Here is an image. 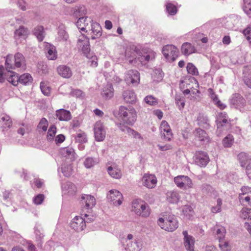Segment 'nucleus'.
<instances>
[{"label": "nucleus", "mask_w": 251, "mask_h": 251, "mask_svg": "<svg viewBox=\"0 0 251 251\" xmlns=\"http://www.w3.org/2000/svg\"><path fill=\"white\" fill-rule=\"evenodd\" d=\"M187 71L188 74L193 75H198L199 72L196 66L192 63H188L186 66Z\"/></svg>", "instance_id": "nucleus-46"}, {"label": "nucleus", "mask_w": 251, "mask_h": 251, "mask_svg": "<svg viewBox=\"0 0 251 251\" xmlns=\"http://www.w3.org/2000/svg\"><path fill=\"white\" fill-rule=\"evenodd\" d=\"M6 80L14 86H17L19 82L24 84H26L28 82H31L32 78L29 74H24L20 77L18 75L13 71H9L5 74Z\"/></svg>", "instance_id": "nucleus-3"}, {"label": "nucleus", "mask_w": 251, "mask_h": 251, "mask_svg": "<svg viewBox=\"0 0 251 251\" xmlns=\"http://www.w3.org/2000/svg\"><path fill=\"white\" fill-rule=\"evenodd\" d=\"M49 122L48 120L45 118H42L37 126V129L39 131L42 130V131L46 132L47 130Z\"/></svg>", "instance_id": "nucleus-40"}, {"label": "nucleus", "mask_w": 251, "mask_h": 251, "mask_svg": "<svg viewBox=\"0 0 251 251\" xmlns=\"http://www.w3.org/2000/svg\"><path fill=\"white\" fill-rule=\"evenodd\" d=\"M87 13L86 8L83 5L76 6L74 9L73 14L76 18L85 17Z\"/></svg>", "instance_id": "nucleus-34"}, {"label": "nucleus", "mask_w": 251, "mask_h": 251, "mask_svg": "<svg viewBox=\"0 0 251 251\" xmlns=\"http://www.w3.org/2000/svg\"><path fill=\"white\" fill-rule=\"evenodd\" d=\"M219 247L222 251H230L231 250V245L228 241L224 239L219 240Z\"/></svg>", "instance_id": "nucleus-39"}, {"label": "nucleus", "mask_w": 251, "mask_h": 251, "mask_svg": "<svg viewBox=\"0 0 251 251\" xmlns=\"http://www.w3.org/2000/svg\"><path fill=\"white\" fill-rule=\"evenodd\" d=\"M126 124L132 125L136 120L137 114L135 109L132 107L129 106L126 108Z\"/></svg>", "instance_id": "nucleus-25"}, {"label": "nucleus", "mask_w": 251, "mask_h": 251, "mask_svg": "<svg viewBox=\"0 0 251 251\" xmlns=\"http://www.w3.org/2000/svg\"><path fill=\"white\" fill-rule=\"evenodd\" d=\"M140 81L139 72L135 69L129 70L126 73V83L131 84L133 86H137Z\"/></svg>", "instance_id": "nucleus-9"}, {"label": "nucleus", "mask_w": 251, "mask_h": 251, "mask_svg": "<svg viewBox=\"0 0 251 251\" xmlns=\"http://www.w3.org/2000/svg\"><path fill=\"white\" fill-rule=\"evenodd\" d=\"M158 225L161 228L170 232L175 231L178 226V221L174 215H169L165 218H160Z\"/></svg>", "instance_id": "nucleus-4"}, {"label": "nucleus", "mask_w": 251, "mask_h": 251, "mask_svg": "<svg viewBox=\"0 0 251 251\" xmlns=\"http://www.w3.org/2000/svg\"><path fill=\"white\" fill-rule=\"evenodd\" d=\"M94 220V218L92 219H86L85 220L81 217L76 216L71 221L70 226L76 231H82L85 227L86 222H90Z\"/></svg>", "instance_id": "nucleus-7"}, {"label": "nucleus", "mask_w": 251, "mask_h": 251, "mask_svg": "<svg viewBox=\"0 0 251 251\" xmlns=\"http://www.w3.org/2000/svg\"><path fill=\"white\" fill-rule=\"evenodd\" d=\"M217 205L212 206L211 209V211L213 213H217L221 211V206L222 204V200L220 198H218L216 200Z\"/></svg>", "instance_id": "nucleus-55"}, {"label": "nucleus", "mask_w": 251, "mask_h": 251, "mask_svg": "<svg viewBox=\"0 0 251 251\" xmlns=\"http://www.w3.org/2000/svg\"><path fill=\"white\" fill-rule=\"evenodd\" d=\"M182 234L184 236L183 244L186 250L187 251H195L194 244L195 241L194 238L192 236L188 235L186 230L183 231Z\"/></svg>", "instance_id": "nucleus-15"}, {"label": "nucleus", "mask_w": 251, "mask_h": 251, "mask_svg": "<svg viewBox=\"0 0 251 251\" xmlns=\"http://www.w3.org/2000/svg\"><path fill=\"white\" fill-rule=\"evenodd\" d=\"M77 46L84 54L89 53L90 50L89 39L84 34L79 36L77 41Z\"/></svg>", "instance_id": "nucleus-14"}, {"label": "nucleus", "mask_w": 251, "mask_h": 251, "mask_svg": "<svg viewBox=\"0 0 251 251\" xmlns=\"http://www.w3.org/2000/svg\"><path fill=\"white\" fill-rule=\"evenodd\" d=\"M75 138L76 141L81 143H86L88 141L86 133L83 131L77 133Z\"/></svg>", "instance_id": "nucleus-53"}, {"label": "nucleus", "mask_w": 251, "mask_h": 251, "mask_svg": "<svg viewBox=\"0 0 251 251\" xmlns=\"http://www.w3.org/2000/svg\"><path fill=\"white\" fill-rule=\"evenodd\" d=\"M59 75L64 78H70L72 75V72L70 67L65 65H60L57 68Z\"/></svg>", "instance_id": "nucleus-23"}, {"label": "nucleus", "mask_w": 251, "mask_h": 251, "mask_svg": "<svg viewBox=\"0 0 251 251\" xmlns=\"http://www.w3.org/2000/svg\"><path fill=\"white\" fill-rule=\"evenodd\" d=\"M55 116L61 121H69L72 118L71 112L64 109L57 110L55 112Z\"/></svg>", "instance_id": "nucleus-20"}, {"label": "nucleus", "mask_w": 251, "mask_h": 251, "mask_svg": "<svg viewBox=\"0 0 251 251\" xmlns=\"http://www.w3.org/2000/svg\"><path fill=\"white\" fill-rule=\"evenodd\" d=\"M214 233L219 241L225 238L226 230L224 226L220 225H216L214 227Z\"/></svg>", "instance_id": "nucleus-29"}, {"label": "nucleus", "mask_w": 251, "mask_h": 251, "mask_svg": "<svg viewBox=\"0 0 251 251\" xmlns=\"http://www.w3.org/2000/svg\"><path fill=\"white\" fill-rule=\"evenodd\" d=\"M193 211V208L189 205H185L182 207V212L185 215H189Z\"/></svg>", "instance_id": "nucleus-62"}, {"label": "nucleus", "mask_w": 251, "mask_h": 251, "mask_svg": "<svg viewBox=\"0 0 251 251\" xmlns=\"http://www.w3.org/2000/svg\"><path fill=\"white\" fill-rule=\"evenodd\" d=\"M14 33L16 37H25L28 35V29L23 26H21L18 29L15 30Z\"/></svg>", "instance_id": "nucleus-43"}, {"label": "nucleus", "mask_w": 251, "mask_h": 251, "mask_svg": "<svg viewBox=\"0 0 251 251\" xmlns=\"http://www.w3.org/2000/svg\"><path fill=\"white\" fill-rule=\"evenodd\" d=\"M91 38L95 39L100 38L102 35V29L100 24L97 22L91 23Z\"/></svg>", "instance_id": "nucleus-21"}, {"label": "nucleus", "mask_w": 251, "mask_h": 251, "mask_svg": "<svg viewBox=\"0 0 251 251\" xmlns=\"http://www.w3.org/2000/svg\"><path fill=\"white\" fill-rule=\"evenodd\" d=\"M176 104L179 110H182L185 105V100L183 96L176 95L175 97Z\"/></svg>", "instance_id": "nucleus-49"}, {"label": "nucleus", "mask_w": 251, "mask_h": 251, "mask_svg": "<svg viewBox=\"0 0 251 251\" xmlns=\"http://www.w3.org/2000/svg\"><path fill=\"white\" fill-rule=\"evenodd\" d=\"M108 174L113 178H119L121 176V171L116 168L109 167L107 169Z\"/></svg>", "instance_id": "nucleus-44"}, {"label": "nucleus", "mask_w": 251, "mask_h": 251, "mask_svg": "<svg viewBox=\"0 0 251 251\" xmlns=\"http://www.w3.org/2000/svg\"><path fill=\"white\" fill-rule=\"evenodd\" d=\"M131 211L136 215L144 218L148 217L151 213L149 205L141 199H135L132 201Z\"/></svg>", "instance_id": "nucleus-2"}, {"label": "nucleus", "mask_w": 251, "mask_h": 251, "mask_svg": "<svg viewBox=\"0 0 251 251\" xmlns=\"http://www.w3.org/2000/svg\"><path fill=\"white\" fill-rule=\"evenodd\" d=\"M45 199L43 194H38L33 199V202L36 205L41 204Z\"/></svg>", "instance_id": "nucleus-60"}, {"label": "nucleus", "mask_w": 251, "mask_h": 251, "mask_svg": "<svg viewBox=\"0 0 251 251\" xmlns=\"http://www.w3.org/2000/svg\"><path fill=\"white\" fill-rule=\"evenodd\" d=\"M14 61L15 69L24 68L26 66L25 57L21 53L18 52L14 55Z\"/></svg>", "instance_id": "nucleus-24"}, {"label": "nucleus", "mask_w": 251, "mask_h": 251, "mask_svg": "<svg viewBox=\"0 0 251 251\" xmlns=\"http://www.w3.org/2000/svg\"><path fill=\"white\" fill-rule=\"evenodd\" d=\"M93 21L88 17H79L76 22L77 27L81 31H85L86 27L89 25V23H92Z\"/></svg>", "instance_id": "nucleus-22"}, {"label": "nucleus", "mask_w": 251, "mask_h": 251, "mask_svg": "<svg viewBox=\"0 0 251 251\" xmlns=\"http://www.w3.org/2000/svg\"><path fill=\"white\" fill-rule=\"evenodd\" d=\"M249 163L246 167V173L249 178L251 179V159L247 160Z\"/></svg>", "instance_id": "nucleus-64"}, {"label": "nucleus", "mask_w": 251, "mask_h": 251, "mask_svg": "<svg viewBox=\"0 0 251 251\" xmlns=\"http://www.w3.org/2000/svg\"><path fill=\"white\" fill-rule=\"evenodd\" d=\"M234 138L231 134H228L223 140V144L225 147H230L233 143Z\"/></svg>", "instance_id": "nucleus-50"}, {"label": "nucleus", "mask_w": 251, "mask_h": 251, "mask_svg": "<svg viewBox=\"0 0 251 251\" xmlns=\"http://www.w3.org/2000/svg\"><path fill=\"white\" fill-rule=\"evenodd\" d=\"M196 49L194 47L189 43H184L181 47V52L185 55H189L194 53Z\"/></svg>", "instance_id": "nucleus-33"}, {"label": "nucleus", "mask_w": 251, "mask_h": 251, "mask_svg": "<svg viewBox=\"0 0 251 251\" xmlns=\"http://www.w3.org/2000/svg\"><path fill=\"white\" fill-rule=\"evenodd\" d=\"M164 76V73L160 68L155 69L152 74V78L154 81H160Z\"/></svg>", "instance_id": "nucleus-38"}, {"label": "nucleus", "mask_w": 251, "mask_h": 251, "mask_svg": "<svg viewBox=\"0 0 251 251\" xmlns=\"http://www.w3.org/2000/svg\"><path fill=\"white\" fill-rule=\"evenodd\" d=\"M241 218L251 221V209L243 208L240 214Z\"/></svg>", "instance_id": "nucleus-47"}, {"label": "nucleus", "mask_w": 251, "mask_h": 251, "mask_svg": "<svg viewBox=\"0 0 251 251\" xmlns=\"http://www.w3.org/2000/svg\"><path fill=\"white\" fill-rule=\"evenodd\" d=\"M174 182L177 187L184 190L192 188L193 185L191 179L188 176L184 175L175 177Z\"/></svg>", "instance_id": "nucleus-5"}, {"label": "nucleus", "mask_w": 251, "mask_h": 251, "mask_svg": "<svg viewBox=\"0 0 251 251\" xmlns=\"http://www.w3.org/2000/svg\"><path fill=\"white\" fill-rule=\"evenodd\" d=\"M144 101L149 105L154 106L157 104V99L152 95H148L144 98Z\"/></svg>", "instance_id": "nucleus-51"}, {"label": "nucleus", "mask_w": 251, "mask_h": 251, "mask_svg": "<svg viewBox=\"0 0 251 251\" xmlns=\"http://www.w3.org/2000/svg\"><path fill=\"white\" fill-rule=\"evenodd\" d=\"M195 139L201 142V144H206L209 141L210 138L206 132L201 128H196L194 131Z\"/></svg>", "instance_id": "nucleus-18"}, {"label": "nucleus", "mask_w": 251, "mask_h": 251, "mask_svg": "<svg viewBox=\"0 0 251 251\" xmlns=\"http://www.w3.org/2000/svg\"><path fill=\"white\" fill-rule=\"evenodd\" d=\"M95 138L97 141L101 142L104 140L106 131L104 129V126L100 122H97L94 128Z\"/></svg>", "instance_id": "nucleus-12"}, {"label": "nucleus", "mask_w": 251, "mask_h": 251, "mask_svg": "<svg viewBox=\"0 0 251 251\" xmlns=\"http://www.w3.org/2000/svg\"><path fill=\"white\" fill-rule=\"evenodd\" d=\"M243 33L246 37L247 40L251 45V27L248 26L243 30Z\"/></svg>", "instance_id": "nucleus-61"}, {"label": "nucleus", "mask_w": 251, "mask_h": 251, "mask_svg": "<svg viewBox=\"0 0 251 251\" xmlns=\"http://www.w3.org/2000/svg\"><path fill=\"white\" fill-rule=\"evenodd\" d=\"M167 198L169 202L176 203L180 199V196L178 192L172 191L167 192Z\"/></svg>", "instance_id": "nucleus-31"}, {"label": "nucleus", "mask_w": 251, "mask_h": 251, "mask_svg": "<svg viewBox=\"0 0 251 251\" xmlns=\"http://www.w3.org/2000/svg\"><path fill=\"white\" fill-rule=\"evenodd\" d=\"M81 202L84 205V207L89 209L93 207L96 204V199L94 197L90 195H84L81 197Z\"/></svg>", "instance_id": "nucleus-19"}, {"label": "nucleus", "mask_w": 251, "mask_h": 251, "mask_svg": "<svg viewBox=\"0 0 251 251\" xmlns=\"http://www.w3.org/2000/svg\"><path fill=\"white\" fill-rule=\"evenodd\" d=\"M243 98L239 94H234L230 99V103L236 107L240 106L244 103Z\"/></svg>", "instance_id": "nucleus-32"}, {"label": "nucleus", "mask_w": 251, "mask_h": 251, "mask_svg": "<svg viewBox=\"0 0 251 251\" xmlns=\"http://www.w3.org/2000/svg\"><path fill=\"white\" fill-rule=\"evenodd\" d=\"M47 51V57L49 60H55L57 57V53L55 47L50 44H48L46 46Z\"/></svg>", "instance_id": "nucleus-27"}, {"label": "nucleus", "mask_w": 251, "mask_h": 251, "mask_svg": "<svg viewBox=\"0 0 251 251\" xmlns=\"http://www.w3.org/2000/svg\"><path fill=\"white\" fill-rule=\"evenodd\" d=\"M14 61V55L9 54L7 55L5 60V68L7 70V72L11 69H15Z\"/></svg>", "instance_id": "nucleus-36"}, {"label": "nucleus", "mask_w": 251, "mask_h": 251, "mask_svg": "<svg viewBox=\"0 0 251 251\" xmlns=\"http://www.w3.org/2000/svg\"><path fill=\"white\" fill-rule=\"evenodd\" d=\"M164 139L167 141H170L173 138V133L170 127H168L163 132H161Z\"/></svg>", "instance_id": "nucleus-56"}, {"label": "nucleus", "mask_w": 251, "mask_h": 251, "mask_svg": "<svg viewBox=\"0 0 251 251\" xmlns=\"http://www.w3.org/2000/svg\"><path fill=\"white\" fill-rule=\"evenodd\" d=\"M115 116L117 119V125L121 130L124 131L126 128L125 120L126 117V107L121 106L118 111L114 113Z\"/></svg>", "instance_id": "nucleus-10"}, {"label": "nucleus", "mask_w": 251, "mask_h": 251, "mask_svg": "<svg viewBox=\"0 0 251 251\" xmlns=\"http://www.w3.org/2000/svg\"><path fill=\"white\" fill-rule=\"evenodd\" d=\"M94 160L93 158H86L84 163L85 166L87 168H90L94 166L98 162V158Z\"/></svg>", "instance_id": "nucleus-57"}, {"label": "nucleus", "mask_w": 251, "mask_h": 251, "mask_svg": "<svg viewBox=\"0 0 251 251\" xmlns=\"http://www.w3.org/2000/svg\"><path fill=\"white\" fill-rule=\"evenodd\" d=\"M195 164L201 167H205L209 161V158H195Z\"/></svg>", "instance_id": "nucleus-52"}, {"label": "nucleus", "mask_w": 251, "mask_h": 251, "mask_svg": "<svg viewBox=\"0 0 251 251\" xmlns=\"http://www.w3.org/2000/svg\"><path fill=\"white\" fill-rule=\"evenodd\" d=\"M58 38L60 40L67 41L69 38V35L66 31L60 29L58 32Z\"/></svg>", "instance_id": "nucleus-59"}, {"label": "nucleus", "mask_w": 251, "mask_h": 251, "mask_svg": "<svg viewBox=\"0 0 251 251\" xmlns=\"http://www.w3.org/2000/svg\"><path fill=\"white\" fill-rule=\"evenodd\" d=\"M156 53L151 49L140 45L129 43L126 45V60L129 64L135 65L137 60L143 65L155 57Z\"/></svg>", "instance_id": "nucleus-1"}, {"label": "nucleus", "mask_w": 251, "mask_h": 251, "mask_svg": "<svg viewBox=\"0 0 251 251\" xmlns=\"http://www.w3.org/2000/svg\"><path fill=\"white\" fill-rule=\"evenodd\" d=\"M61 152L64 157L74 156L75 155L74 150L72 148L70 147L62 149Z\"/></svg>", "instance_id": "nucleus-48"}, {"label": "nucleus", "mask_w": 251, "mask_h": 251, "mask_svg": "<svg viewBox=\"0 0 251 251\" xmlns=\"http://www.w3.org/2000/svg\"><path fill=\"white\" fill-rule=\"evenodd\" d=\"M101 95L105 99H109L113 97L114 95V89L110 84H107L104 88Z\"/></svg>", "instance_id": "nucleus-30"}, {"label": "nucleus", "mask_w": 251, "mask_h": 251, "mask_svg": "<svg viewBox=\"0 0 251 251\" xmlns=\"http://www.w3.org/2000/svg\"><path fill=\"white\" fill-rule=\"evenodd\" d=\"M107 199L109 202L115 206L120 205L124 198L120 192L116 190H111L107 194Z\"/></svg>", "instance_id": "nucleus-8"}, {"label": "nucleus", "mask_w": 251, "mask_h": 251, "mask_svg": "<svg viewBox=\"0 0 251 251\" xmlns=\"http://www.w3.org/2000/svg\"><path fill=\"white\" fill-rule=\"evenodd\" d=\"M243 74V79L245 84L251 89V67L249 66L244 67Z\"/></svg>", "instance_id": "nucleus-26"}, {"label": "nucleus", "mask_w": 251, "mask_h": 251, "mask_svg": "<svg viewBox=\"0 0 251 251\" xmlns=\"http://www.w3.org/2000/svg\"><path fill=\"white\" fill-rule=\"evenodd\" d=\"M243 194L239 196V200L241 204L251 206V188L244 187L242 188Z\"/></svg>", "instance_id": "nucleus-11"}, {"label": "nucleus", "mask_w": 251, "mask_h": 251, "mask_svg": "<svg viewBox=\"0 0 251 251\" xmlns=\"http://www.w3.org/2000/svg\"><path fill=\"white\" fill-rule=\"evenodd\" d=\"M13 125V122L11 117L6 114H1L0 116V126L3 132L10 129Z\"/></svg>", "instance_id": "nucleus-17"}, {"label": "nucleus", "mask_w": 251, "mask_h": 251, "mask_svg": "<svg viewBox=\"0 0 251 251\" xmlns=\"http://www.w3.org/2000/svg\"><path fill=\"white\" fill-rule=\"evenodd\" d=\"M136 95L133 90H129L126 92V102L133 103L136 101Z\"/></svg>", "instance_id": "nucleus-54"}, {"label": "nucleus", "mask_w": 251, "mask_h": 251, "mask_svg": "<svg viewBox=\"0 0 251 251\" xmlns=\"http://www.w3.org/2000/svg\"><path fill=\"white\" fill-rule=\"evenodd\" d=\"M72 95L77 98L83 97L84 96V93L80 90L75 89L72 91Z\"/></svg>", "instance_id": "nucleus-63"}, {"label": "nucleus", "mask_w": 251, "mask_h": 251, "mask_svg": "<svg viewBox=\"0 0 251 251\" xmlns=\"http://www.w3.org/2000/svg\"><path fill=\"white\" fill-rule=\"evenodd\" d=\"M141 248V244L136 239L127 243L126 251H140Z\"/></svg>", "instance_id": "nucleus-28"}, {"label": "nucleus", "mask_w": 251, "mask_h": 251, "mask_svg": "<svg viewBox=\"0 0 251 251\" xmlns=\"http://www.w3.org/2000/svg\"><path fill=\"white\" fill-rule=\"evenodd\" d=\"M162 53L169 62H173L178 56V50L172 45H167L163 47Z\"/></svg>", "instance_id": "nucleus-6"}, {"label": "nucleus", "mask_w": 251, "mask_h": 251, "mask_svg": "<svg viewBox=\"0 0 251 251\" xmlns=\"http://www.w3.org/2000/svg\"><path fill=\"white\" fill-rule=\"evenodd\" d=\"M198 125L203 128H207L209 126L208 120L203 114H199L197 117Z\"/></svg>", "instance_id": "nucleus-35"}, {"label": "nucleus", "mask_w": 251, "mask_h": 251, "mask_svg": "<svg viewBox=\"0 0 251 251\" xmlns=\"http://www.w3.org/2000/svg\"><path fill=\"white\" fill-rule=\"evenodd\" d=\"M126 134L131 137L138 139L139 141H143V137L141 134L130 127H126Z\"/></svg>", "instance_id": "nucleus-41"}, {"label": "nucleus", "mask_w": 251, "mask_h": 251, "mask_svg": "<svg viewBox=\"0 0 251 251\" xmlns=\"http://www.w3.org/2000/svg\"><path fill=\"white\" fill-rule=\"evenodd\" d=\"M40 88L42 92L45 96H49L50 93V88L47 84L44 82L40 83Z\"/></svg>", "instance_id": "nucleus-58"}, {"label": "nucleus", "mask_w": 251, "mask_h": 251, "mask_svg": "<svg viewBox=\"0 0 251 251\" xmlns=\"http://www.w3.org/2000/svg\"><path fill=\"white\" fill-rule=\"evenodd\" d=\"M217 121L218 128L217 132L218 135H219L221 133V127L227 124L230 125L232 120L228 118V116L226 112H223L219 114Z\"/></svg>", "instance_id": "nucleus-13"}, {"label": "nucleus", "mask_w": 251, "mask_h": 251, "mask_svg": "<svg viewBox=\"0 0 251 251\" xmlns=\"http://www.w3.org/2000/svg\"><path fill=\"white\" fill-rule=\"evenodd\" d=\"M166 9L169 14L171 15H174L176 14L177 12V9L176 5L170 2L166 3Z\"/></svg>", "instance_id": "nucleus-45"}, {"label": "nucleus", "mask_w": 251, "mask_h": 251, "mask_svg": "<svg viewBox=\"0 0 251 251\" xmlns=\"http://www.w3.org/2000/svg\"><path fill=\"white\" fill-rule=\"evenodd\" d=\"M56 133V127L54 125L51 126L47 133V139L49 141H52L53 140L54 136Z\"/></svg>", "instance_id": "nucleus-42"}, {"label": "nucleus", "mask_w": 251, "mask_h": 251, "mask_svg": "<svg viewBox=\"0 0 251 251\" xmlns=\"http://www.w3.org/2000/svg\"><path fill=\"white\" fill-rule=\"evenodd\" d=\"M142 182L143 185L148 188H154L157 183L156 176L153 175L145 174L142 177Z\"/></svg>", "instance_id": "nucleus-16"}, {"label": "nucleus", "mask_w": 251, "mask_h": 251, "mask_svg": "<svg viewBox=\"0 0 251 251\" xmlns=\"http://www.w3.org/2000/svg\"><path fill=\"white\" fill-rule=\"evenodd\" d=\"M33 33L36 36L39 41H42L45 36L44 27L41 25L36 26L33 30Z\"/></svg>", "instance_id": "nucleus-37"}]
</instances>
